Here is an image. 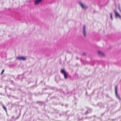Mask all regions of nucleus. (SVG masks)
<instances>
[{
	"label": "nucleus",
	"mask_w": 121,
	"mask_h": 121,
	"mask_svg": "<svg viewBox=\"0 0 121 121\" xmlns=\"http://www.w3.org/2000/svg\"><path fill=\"white\" fill-rule=\"evenodd\" d=\"M2 107L3 109L6 112H7V109L4 106H3Z\"/></svg>",
	"instance_id": "obj_9"
},
{
	"label": "nucleus",
	"mask_w": 121,
	"mask_h": 121,
	"mask_svg": "<svg viewBox=\"0 0 121 121\" xmlns=\"http://www.w3.org/2000/svg\"><path fill=\"white\" fill-rule=\"evenodd\" d=\"M80 6L83 9H86L87 7V6H86L85 7H84L83 5L82 4V3L81 2H80Z\"/></svg>",
	"instance_id": "obj_5"
},
{
	"label": "nucleus",
	"mask_w": 121,
	"mask_h": 121,
	"mask_svg": "<svg viewBox=\"0 0 121 121\" xmlns=\"http://www.w3.org/2000/svg\"><path fill=\"white\" fill-rule=\"evenodd\" d=\"M88 110H87L86 112H85V114L86 115V114L88 113Z\"/></svg>",
	"instance_id": "obj_12"
},
{
	"label": "nucleus",
	"mask_w": 121,
	"mask_h": 121,
	"mask_svg": "<svg viewBox=\"0 0 121 121\" xmlns=\"http://www.w3.org/2000/svg\"><path fill=\"white\" fill-rule=\"evenodd\" d=\"M98 53L99 54V55L100 56H104V53L100 51H98Z\"/></svg>",
	"instance_id": "obj_6"
},
{
	"label": "nucleus",
	"mask_w": 121,
	"mask_h": 121,
	"mask_svg": "<svg viewBox=\"0 0 121 121\" xmlns=\"http://www.w3.org/2000/svg\"><path fill=\"white\" fill-rule=\"evenodd\" d=\"M16 58L19 60H23V61L26 60V58L25 57L19 56L17 57Z\"/></svg>",
	"instance_id": "obj_2"
},
{
	"label": "nucleus",
	"mask_w": 121,
	"mask_h": 121,
	"mask_svg": "<svg viewBox=\"0 0 121 121\" xmlns=\"http://www.w3.org/2000/svg\"><path fill=\"white\" fill-rule=\"evenodd\" d=\"M60 72L64 75V78L65 79L67 78V75L68 74L65 71V70L64 69H61L60 71Z\"/></svg>",
	"instance_id": "obj_1"
},
{
	"label": "nucleus",
	"mask_w": 121,
	"mask_h": 121,
	"mask_svg": "<svg viewBox=\"0 0 121 121\" xmlns=\"http://www.w3.org/2000/svg\"><path fill=\"white\" fill-rule=\"evenodd\" d=\"M114 12L115 14V16L117 17H118L120 19L121 18V17L119 14L117 13L115 10L114 11Z\"/></svg>",
	"instance_id": "obj_3"
},
{
	"label": "nucleus",
	"mask_w": 121,
	"mask_h": 121,
	"mask_svg": "<svg viewBox=\"0 0 121 121\" xmlns=\"http://www.w3.org/2000/svg\"><path fill=\"white\" fill-rule=\"evenodd\" d=\"M86 26L85 25H83V35L85 37H86V31L85 30Z\"/></svg>",
	"instance_id": "obj_4"
},
{
	"label": "nucleus",
	"mask_w": 121,
	"mask_h": 121,
	"mask_svg": "<svg viewBox=\"0 0 121 121\" xmlns=\"http://www.w3.org/2000/svg\"><path fill=\"white\" fill-rule=\"evenodd\" d=\"M110 18H111V19L112 20L113 19V18H112V14L111 13H110Z\"/></svg>",
	"instance_id": "obj_10"
},
{
	"label": "nucleus",
	"mask_w": 121,
	"mask_h": 121,
	"mask_svg": "<svg viewBox=\"0 0 121 121\" xmlns=\"http://www.w3.org/2000/svg\"><path fill=\"white\" fill-rule=\"evenodd\" d=\"M82 55L83 56H85L86 55V54L85 53H82Z\"/></svg>",
	"instance_id": "obj_13"
},
{
	"label": "nucleus",
	"mask_w": 121,
	"mask_h": 121,
	"mask_svg": "<svg viewBox=\"0 0 121 121\" xmlns=\"http://www.w3.org/2000/svg\"><path fill=\"white\" fill-rule=\"evenodd\" d=\"M39 103H43V102H39Z\"/></svg>",
	"instance_id": "obj_14"
},
{
	"label": "nucleus",
	"mask_w": 121,
	"mask_h": 121,
	"mask_svg": "<svg viewBox=\"0 0 121 121\" xmlns=\"http://www.w3.org/2000/svg\"><path fill=\"white\" fill-rule=\"evenodd\" d=\"M115 92L116 95L117 96H118L117 94V86H115Z\"/></svg>",
	"instance_id": "obj_8"
},
{
	"label": "nucleus",
	"mask_w": 121,
	"mask_h": 121,
	"mask_svg": "<svg viewBox=\"0 0 121 121\" xmlns=\"http://www.w3.org/2000/svg\"><path fill=\"white\" fill-rule=\"evenodd\" d=\"M42 0H36L35 2V4H37L39 3L42 1Z\"/></svg>",
	"instance_id": "obj_7"
},
{
	"label": "nucleus",
	"mask_w": 121,
	"mask_h": 121,
	"mask_svg": "<svg viewBox=\"0 0 121 121\" xmlns=\"http://www.w3.org/2000/svg\"><path fill=\"white\" fill-rule=\"evenodd\" d=\"M4 69H3L2 70L1 72V73H0L1 74H2L4 72Z\"/></svg>",
	"instance_id": "obj_11"
}]
</instances>
